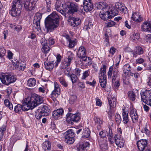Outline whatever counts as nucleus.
Masks as SVG:
<instances>
[{
  "label": "nucleus",
  "instance_id": "obj_57",
  "mask_svg": "<svg viewBox=\"0 0 151 151\" xmlns=\"http://www.w3.org/2000/svg\"><path fill=\"white\" fill-rule=\"evenodd\" d=\"M93 26L92 23L91 22H88L83 27L84 29L87 30L88 29L91 28Z\"/></svg>",
  "mask_w": 151,
  "mask_h": 151
},
{
  "label": "nucleus",
  "instance_id": "obj_52",
  "mask_svg": "<svg viewBox=\"0 0 151 151\" xmlns=\"http://www.w3.org/2000/svg\"><path fill=\"white\" fill-rule=\"evenodd\" d=\"M112 82L113 87L115 88H117L120 85L119 80H117L116 81H112Z\"/></svg>",
  "mask_w": 151,
  "mask_h": 151
},
{
  "label": "nucleus",
  "instance_id": "obj_17",
  "mask_svg": "<svg viewBox=\"0 0 151 151\" xmlns=\"http://www.w3.org/2000/svg\"><path fill=\"white\" fill-rule=\"evenodd\" d=\"M143 52V48L139 46L136 47L134 50L131 51L133 57L134 58L137 57V55H140L142 54Z\"/></svg>",
  "mask_w": 151,
  "mask_h": 151
},
{
  "label": "nucleus",
  "instance_id": "obj_18",
  "mask_svg": "<svg viewBox=\"0 0 151 151\" xmlns=\"http://www.w3.org/2000/svg\"><path fill=\"white\" fill-rule=\"evenodd\" d=\"M90 144L88 142H85L82 143H81L79 144L77 149L78 151H84L87 150L89 147Z\"/></svg>",
  "mask_w": 151,
  "mask_h": 151
},
{
  "label": "nucleus",
  "instance_id": "obj_41",
  "mask_svg": "<svg viewBox=\"0 0 151 151\" xmlns=\"http://www.w3.org/2000/svg\"><path fill=\"white\" fill-rule=\"evenodd\" d=\"M123 71L125 74L129 73L130 70V66L129 64H126L123 66Z\"/></svg>",
  "mask_w": 151,
  "mask_h": 151
},
{
  "label": "nucleus",
  "instance_id": "obj_16",
  "mask_svg": "<svg viewBox=\"0 0 151 151\" xmlns=\"http://www.w3.org/2000/svg\"><path fill=\"white\" fill-rule=\"evenodd\" d=\"M115 7L118 11H120L124 13H125L127 12V9L124 5L119 2L115 3Z\"/></svg>",
  "mask_w": 151,
  "mask_h": 151
},
{
  "label": "nucleus",
  "instance_id": "obj_53",
  "mask_svg": "<svg viewBox=\"0 0 151 151\" xmlns=\"http://www.w3.org/2000/svg\"><path fill=\"white\" fill-rule=\"evenodd\" d=\"M60 83L64 86L66 87L68 86V84L66 82L64 78L63 77L58 78Z\"/></svg>",
  "mask_w": 151,
  "mask_h": 151
},
{
  "label": "nucleus",
  "instance_id": "obj_35",
  "mask_svg": "<svg viewBox=\"0 0 151 151\" xmlns=\"http://www.w3.org/2000/svg\"><path fill=\"white\" fill-rule=\"evenodd\" d=\"M147 122H144L142 125V127L141 132L142 133H145L147 135H149V131L147 127Z\"/></svg>",
  "mask_w": 151,
  "mask_h": 151
},
{
  "label": "nucleus",
  "instance_id": "obj_10",
  "mask_svg": "<svg viewBox=\"0 0 151 151\" xmlns=\"http://www.w3.org/2000/svg\"><path fill=\"white\" fill-rule=\"evenodd\" d=\"M66 8L68 9L67 13L70 15L73 14L78 11V6L76 3H68L66 4Z\"/></svg>",
  "mask_w": 151,
  "mask_h": 151
},
{
  "label": "nucleus",
  "instance_id": "obj_9",
  "mask_svg": "<svg viewBox=\"0 0 151 151\" xmlns=\"http://www.w3.org/2000/svg\"><path fill=\"white\" fill-rule=\"evenodd\" d=\"M68 57L65 58L62 63L61 67L63 69H65L67 67L70 65L71 61L73 59V55L70 51L68 52Z\"/></svg>",
  "mask_w": 151,
  "mask_h": 151
},
{
  "label": "nucleus",
  "instance_id": "obj_54",
  "mask_svg": "<svg viewBox=\"0 0 151 151\" xmlns=\"http://www.w3.org/2000/svg\"><path fill=\"white\" fill-rule=\"evenodd\" d=\"M21 110H22V105L18 104L15 106L14 111L16 112H19Z\"/></svg>",
  "mask_w": 151,
  "mask_h": 151
},
{
  "label": "nucleus",
  "instance_id": "obj_49",
  "mask_svg": "<svg viewBox=\"0 0 151 151\" xmlns=\"http://www.w3.org/2000/svg\"><path fill=\"white\" fill-rule=\"evenodd\" d=\"M116 23L113 21H110L105 24V26L107 27H111L115 25Z\"/></svg>",
  "mask_w": 151,
  "mask_h": 151
},
{
  "label": "nucleus",
  "instance_id": "obj_5",
  "mask_svg": "<svg viewBox=\"0 0 151 151\" xmlns=\"http://www.w3.org/2000/svg\"><path fill=\"white\" fill-rule=\"evenodd\" d=\"M66 121L71 124H73L74 122H77L81 118V115L79 113L73 114L68 113L66 115Z\"/></svg>",
  "mask_w": 151,
  "mask_h": 151
},
{
  "label": "nucleus",
  "instance_id": "obj_51",
  "mask_svg": "<svg viewBox=\"0 0 151 151\" xmlns=\"http://www.w3.org/2000/svg\"><path fill=\"white\" fill-rule=\"evenodd\" d=\"M6 50L4 47H0V57L2 58L5 55Z\"/></svg>",
  "mask_w": 151,
  "mask_h": 151
},
{
  "label": "nucleus",
  "instance_id": "obj_7",
  "mask_svg": "<svg viewBox=\"0 0 151 151\" xmlns=\"http://www.w3.org/2000/svg\"><path fill=\"white\" fill-rule=\"evenodd\" d=\"M38 1V0H24V5L25 9L27 11L34 9Z\"/></svg>",
  "mask_w": 151,
  "mask_h": 151
},
{
  "label": "nucleus",
  "instance_id": "obj_19",
  "mask_svg": "<svg viewBox=\"0 0 151 151\" xmlns=\"http://www.w3.org/2000/svg\"><path fill=\"white\" fill-rule=\"evenodd\" d=\"M141 29L143 31L151 33V23L150 22H144L141 26Z\"/></svg>",
  "mask_w": 151,
  "mask_h": 151
},
{
  "label": "nucleus",
  "instance_id": "obj_24",
  "mask_svg": "<svg viewBox=\"0 0 151 151\" xmlns=\"http://www.w3.org/2000/svg\"><path fill=\"white\" fill-rule=\"evenodd\" d=\"M86 50L85 48L83 46L80 47L77 52L78 56L79 58H83L86 55Z\"/></svg>",
  "mask_w": 151,
  "mask_h": 151
},
{
  "label": "nucleus",
  "instance_id": "obj_39",
  "mask_svg": "<svg viewBox=\"0 0 151 151\" xmlns=\"http://www.w3.org/2000/svg\"><path fill=\"white\" fill-rule=\"evenodd\" d=\"M118 70L116 69L113 71V75L112 78V81H116L117 80H119L118 74Z\"/></svg>",
  "mask_w": 151,
  "mask_h": 151
},
{
  "label": "nucleus",
  "instance_id": "obj_44",
  "mask_svg": "<svg viewBox=\"0 0 151 151\" xmlns=\"http://www.w3.org/2000/svg\"><path fill=\"white\" fill-rule=\"evenodd\" d=\"M128 96L130 100L134 101L135 99V95L133 91H129L128 93Z\"/></svg>",
  "mask_w": 151,
  "mask_h": 151
},
{
  "label": "nucleus",
  "instance_id": "obj_4",
  "mask_svg": "<svg viewBox=\"0 0 151 151\" xmlns=\"http://www.w3.org/2000/svg\"><path fill=\"white\" fill-rule=\"evenodd\" d=\"M0 79L3 83L7 85L14 82L16 80L14 76L4 73L0 74Z\"/></svg>",
  "mask_w": 151,
  "mask_h": 151
},
{
  "label": "nucleus",
  "instance_id": "obj_13",
  "mask_svg": "<svg viewBox=\"0 0 151 151\" xmlns=\"http://www.w3.org/2000/svg\"><path fill=\"white\" fill-rule=\"evenodd\" d=\"M81 22V20L78 18L71 17L68 20L69 24L75 27L79 25Z\"/></svg>",
  "mask_w": 151,
  "mask_h": 151
},
{
  "label": "nucleus",
  "instance_id": "obj_21",
  "mask_svg": "<svg viewBox=\"0 0 151 151\" xmlns=\"http://www.w3.org/2000/svg\"><path fill=\"white\" fill-rule=\"evenodd\" d=\"M63 109H58L53 111V117L55 119H57L60 116L63 115Z\"/></svg>",
  "mask_w": 151,
  "mask_h": 151
},
{
  "label": "nucleus",
  "instance_id": "obj_32",
  "mask_svg": "<svg viewBox=\"0 0 151 151\" xmlns=\"http://www.w3.org/2000/svg\"><path fill=\"white\" fill-rule=\"evenodd\" d=\"M83 8L86 12L91 11L93 8V4L92 3H85L83 5Z\"/></svg>",
  "mask_w": 151,
  "mask_h": 151
},
{
  "label": "nucleus",
  "instance_id": "obj_15",
  "mask_svg": "<svg viewBox=\"0 0 151 151\" xmlns=\"http://www.w3.org/2000/svg\"><path fill=\"white\" fill-rule=\"evenodd\" d=\"M15 64L16 68L18 70H23L25 68L26 64L24 62H22L21 60H15V62H14Z\"/></svg>",
  "mask_w": 151,
  "mask_h": 151
},
{
  "label": "nucleus",
  "instance_id": "obj_40",
  "mask_svg": "<svg viewBox=\"0 0 151 151\" xmlns=\"http://www.w3.org/2000/svg\"><path fill=\"white\" fill-rule=\"evenodd\" d=\"M123 120L125 124H127L129 121L128 114L126 112L123 111L122 113Z\"/></svg>",
  "mask_w": 151,
  "mask_h": 151
},
{
  "label": "nucleus",
  "instance_id": "obj_64",
  "mask_svg": "<svg viewBox=\"0 0 151 151\" xmlns=\"http://www.w3.org/2000/svg\"><path fill=\"white\" fill-rule=\"evenodd\" d=\"M113 70V68L111 66L110 67L109 69V71L108 72L107 75L108 78L109 79L111 78V76L112 74V71Z\"/></svg>",
  "mask_w": 151,
  "mask_h": 151
},
{
  "label": "nucleus",
  "instance_id": "obj_8",
  "mask_svg": "<svg viewBox=\"0 0 151 151\" xmlns=\"http://www.w3.org/2000/svg\"><path fill=\"white\" fill-rule=\"evenodd\" d=\"M142 101L145 104L151 106V91H147L141 93Z\"/></svg>",
  "mask_w": 151,
  "mask_h": 151
},
{
  "label": "nucleus",
  "instance_id": "obj_37",
  "mask_svg": "<svg viewBox=\"0 0 151 151\" xmlns=\"http://www.w3.org/2000/svg\"><path fill=\"white\" fill-rule=\"evenodd\" d=\"M99 142L100 146L102 150L104 151L105 150L107 149V143L106 140H104L102 143L100 141H99Z\"/></svg>",
  "mask_w": 151,
  "mask_h": 151
},
{
  "label": "nucleus",
  "instance_id": "obj_50",
  "mask_svg": "<svg viewBox=\"0 0 151 151\" xmlns=\"http://www.w3.org/2000/svg\"><path fill=\"white\" fill-rule=\"evenodd\" d=\"M76 40H69V47L70 48L74 47L76 45Z\"/></svg>",
  "mask_w": 151,
  "mask_h": 151
},
{
  "label": "nucleus",
  "instance_id": "obj_61",
  "mask_svg": "<svg viewBox=\"0 0 151 151\" xmlns=\"http://www.w3.org/2000/svg\"><path fill=\"white\" fill-rule=\"evenodd\" d=\"M145 40L147 42L151 43V34L147 35L145 38Z\"/></svg>",
  "mask_w": 151,
  "mask_h": 151
},
{
  "label": "nucleus",
  "instance_id": "obj_31",
  "mask_svg": "<svg viewBox=\"0 0 151 151\" xmlns=\"http://www.w3.org/2000/svg\"><path fill=\"white\" fill-rule=\"evenodd\" d=\"M44 65L45 69L48 70H51L54 67V64L53 62H50L48 63L44 62Z\"/></svg>",
  "mask_w": 151,
  "mask_h": 151
},
{
  "label": "nucleus",
  "instance_id": "obj_45",
  "mask_svg": "<svg viewBox=\"0 0 151 151\" xmlns=\"http://www.w3.org/2000/svg\"><path fill=\"white\" fill-rule=\"evenodd\" d=\"M4 104L5 106L8 107L10 110H11L13 109L12 104L10 102L8 99H5L4 101Z\"/></svg>",
  "mask_w": 151,
  "mask_h": 151
},
{
  "label": "nucleus",
  "instance_id": "obj_38",
  "mask_svg": "<svg viewBox=\"0 0 151 151\" xmlns=\"http://www.w3.org/2000/svg\"><path fill=\"white\" fill-rule=\"evenodd\" d=\"M43 148L45 151L50 150L51 143L48 141H45L43 143Z\"/></svg>",
  "mask_w": 151,
  "mask_h": 151
},
{
  "label": "nucleus",
  "instance_id": "obj_11",
  "mask_svg": "<svg viewBox=\"0 0 151 151\" xmlns=\"http://www.w3.org/2000/svg\"><path fill=\"white\" fill-rule=\"evenodd\" d=\"M54 84V89L52 92L51 98L55 101L56 100V98H57L60 94V89L59 85L56 82H55Z\"/></svg>",
  "mask_w": 151,
  "mask_h": 151
},
{
  "label": "nucleus",
  "instance_id": "obj_62",
  "mask_svg": "<svg viewBox=\"0 0 151 151\" xmlns=\"http://www.w3.org/2000/svg\"><path fill=\"white\" fill-rule=\"evenodd\" d=\"M89 71L88 70L85 71L83 74V76L81 78L82 79H85L89 75Z\"/></svg>",
  "mask_w": 151,
  "mask_h": 151
},
{
  "label": "nucleus",
  "instance_id": "obj_43",
  "mask_svg": "<svg viewBox=\"0 0 151 151\" xmlns=\"http://www.w3.org/2000/svg\"><path fill=\"white\" fill-rule=\"evenodd\" d=\"M130 76L129 75L123 76V81L124 83L125 84L128 85L130 83Z\"/></svg>",
  "mask_w": 151,
  "mask_h": 151
},
{
  "label": "nucleus",
  "instance_id": "obj_22",
  "mask_svg": "<svg viewBox=\"0 0 151 151\" xmlns=\"http://www.w3.org/2000/svg\"><path fill=\"white\" fill-rule=\"evenodd\" d=\"M38 109L40 112L42 114L43 116H47L50 112V110L46 106H42Z\"/></svg>",
  "mask_w": 151,
  "mask_h": 151
},
{
  "label": "nucleus",
  "instance_id": "obj_6",
  "mask_svg": "<svg viewBox=\"0 0 151 151\" xmlns=\"http://www.w3.org/2000/svg\"><path fill=\"white\" fill-rule=\"evenodd\" d=\"M65 141L67 144H72L75 141L74 134L72 129H70L63 133Z\"/></svg>",
  "mask_w": 151,
  "mask_h": 151
},
{
  "label": "nucleus",
  "instance_id": "obj_29",
  "mask_svg": "<svg viewBox=\"0 0 151 151\" xmlns=\"http://www.w3.org/2000/svg\"><path fill=\"white\" fill-rule=\"evenodd\" d=\"M65 74H67V75L69 77H70V79L72 81L73 84L76 83L78 81V76H77L75 74L72 73L70 75L68 73H66V71H65Z\"/></svg>",
  "mask_w": 151,
  "mask_h": 151
},
{
  "label": "nucleus",
  "instance_id": "obj_42",
  "mask_svg": "<svg viewBox=\"0 0 151 151\" xmlns=\"http://www.w3.org/2000/svg\"><path fill=\"white\" fill-rule=\"evenodd\" d=\"M40 22L37 21L36 22V21H33V29H36L37 31H39L40 30Z\"/></svg>",
  "mask_w": 151,
  "mask_h": 151
},
{
  "label": "nucleus",
  "instance_id": "obj_36",
  "mask_svg": "<svg viewBox=\"0 0 151 151\" xmlns=\"http://www.w3.org/2000/svg\"><path fill=\"white\" fill-rule=\"evenodd\" d=\"M36 83V81L35 78H31L28 80L27 81L28 86L32 87L34 86Z\"/></svg>",
  "mask_w": 151,
  "mask_h": 151
},
{
  "label": "nucleus",
  "instance_id": "obj_48",
  "mask_svg": "<svg viewBox=\"0 0 151 151\" xmlns=\"http://www.w3.org/2000/svg\"><path fill=\"white\" fill-rule=\"evenodd\" d=\"M130 38L133 40H137L139 38V34L137 33H132V35L130 36Z\"/></svg>",
  "mask_w": 151,
  "mask_h": 151
},
{
  "label": "nucleus",
  "instance_id": "obj_1",
  "mask_svg": "<svg viewBox=\"0 0 151 151\" xmlns=\"http://www.w3.org/2000/svg\"><path fill=\"white\" fill-rule=\"evenodd\" d=\"M27 99L28 102H23L22 105L24 111H27L30 109H32L43 102L42 98L36 94L33 95Z\"/></svg>",
  "mask_w": 151,
  "mask_h": 151
},
{
  "label": "nucleus",
  "instance_id": "obj_60",
  "mask_svg": "<svg viewBox=\"0 0 151 151\" xmlns=\"http://www.w3.org/2000/svg\"><path fill=\"white\" fill-rule=\"evenodd\" d=\"M50 49V48L48 46H46L45 47H42V50L43 52L45 53H47Z\"/></svg>",
  "mask_w": 151,
  "mask_h": 151
},
{
  "label": "nucleus",
  "instance_id": "obj_26",
  "mask_svg": "<svg viewBox=\"0 0 151 151\" xmlns=\"http://www.w3.org/2000/svg\"><path fill=\"white\" fill-rule=\"evenodd\" d=\"M130 114L133 122H136L138 119V116L136 109H132L130 111Z\"/></svg>",
  "mask_w": 151,
  "mask_h": 151
},
{
  "label": "nucleus",
  "instance_id": "obj_12",
  "mask_svg": "<svg viewBox=\"0 0 151 151\" xmlns=\"http://www.w3.org/2000/svg\"><path fill=\"white\" fill-rule=\"evenodd\" d=\"M114 138L115 143L118 147L121 148L124 147V140L122 137L118 134H116Z\"/></svg>",
  "mask_w": 151,
  "mask_h": 151
},
{
  "label": "nucleus",
  "instance_id": "obj_14",
  "mask_svg": "<svg viewBox=\"0 0 151 151\" xmlns=\"http://www.w3.org/2000/svg\"><path fill=\"white\" fill-rule=\"evenodd\" d=\"M147 141L145 139H142L138 141L137 145L138 150L140 151H143L147 145Z\"/></svg>",
  "mask_w": 151,
  "mask_h": 151
},
{
  "label": "nucleus",
  "instance_id": "obj_59",
  "mask_svg": "<svg viewBox=\"0 0 151 151\" xmlns=\"http://www.w3.org/2000/svg\"><path fill=\"white\" fill-rule=\"evenodd\" d=\"M6 130L5 126H3L0 129V141L1 140L3 137V132Z\"/></svg>",
  "mask_w": 151,
  "mask_h": 151
},
{
  "label": "nucleus",
  "instance_id": "obj_2",
  "mask_svg": "<svg viewBox=\"0 0 151 151\" xmlns=\"http://www.w3.org/2000/svg\"><path fill=\"white\" fill-rule=\"evenodd\" d=\"M58 15L55 12H53L48 16L45 21V26L47 30H53L59 25Z\"/></svg>",
  "mask_w": 151,
  "mask_h": 151
},
{
  "label": "nucleus",
  "instance_id": "obj_33",
  "mask_svg": "<svg viewBox=\"0 0 151 151\" xmlns=\"http://www.w3.org/2000/svg\"><path fill=\"white\" fill-rule=\"evenodd\" d=\"M119 11L116 8L115 6L111 9L110 12H109V13H110V16H111V18L117 15Z\"/></svg>",
  "mask_w": 151,
  "mask_h": 151
},
{
  "label": "nucleus",
  "instance_id": "obj_56",
  "mask_svg": "<svg viewBox=\"0 0 151 151\" xmlns=\"http://www.w3.org/2000/svg\"><path fill=\"white\" fill-rule=\"evenodd\" d=\"M41 112H40L39 110L38 109L37 111L36 112V114L35 115L37 119L38 120L40 119L41 118V117L43 116Z\"/></svg>",
  "mask_w": 151,
  "mask_h": 151
},
{
  "label": "nucleus",
  "instance_id": "obj_55",
  "mask_svg": "<svg viewBox=\"0 0 151 151\" xmlns=\"http://www.w3.org/2000/svg\"><path fill=\"white\" fill-rule=\"evenodd\" d=\"M95 6L98 9H102L104 5L103 3L102 2L96 3L95 4Z\"/></svg>",
  "mask_w": 151,
  "mask_h": 151
},
{
  "label": "nucleus",
  "instance_id": "obj_34",
  "mask_svg": "<svg viewBox=\"0 0 151 151\" xmlns=\"http://www.w3.org/2000/svg\"><path fill=\"white\" fill-rule=\"evenodd\" d=\"M90 131L88 128H85L83 130L82 137L84 138H88L90 136Z\"/></svg>",
  "mask_w": 151,
  "mask_h": 151
},
{
  "label": "nucleus",
  "instance_id": "obj_27",
  "mask_svg": "<svg viewBox=\"0 0 151 151\" xmlns=\"http://www.w3.org/2000/svg\"><path fill=\"white\" fill-rule=\"evenodd\" d=\"M21 13V9H16V8H12L10 11L9 13L13 17L18 16Z\"/></svg>",
  "mask_w": 151,
  "mask_h": 151
},
{
  "label": "nucleus",
  "instance_id": "obj_23",
  "mask_svg": "<svg viewBox=\"0 0 151 151\" xmlns=\"http://www.w3.org/2000/svg\"><path fill=\"white\" fill-rule=\"evenodd\" d=\"M110 108H114L116 106V99L114 96H109L108 98Z\"/></svg>",
  "mask_w": 151,
  "mask_h": 151
},
{
  "label": "nucleus",
  "instance_id": "obj_63",
  "mask_svg": "<svg viewBox=\"0 0 151 151\" xmlns=\"http://www.w3.org/2000/svg\"><path fill=\"white\" fill-rule=\"evenodd\" d=\"M112 131H111V133H109L108 135L109 140L111 143H113L114 141V139L112 137Z\"/></svg>",
  "mask_w": 151,
  "mask_h": 151
},
{
  "label": "nucleus",
  "instance_id": "obj_58",
  "mask_svg": "<svg viewBox=\"0 0 151 151\" xmlns=\"http://www.w3.org/2000/svg\"><path fill=\"white\" fill-rule=\"evenodd\" d=\"M82 59V61L88 62V65L91 64V61L90 60V58L87 57L86 55L83 58H80Z\"/></svg>",
  "mask_w": 151,
  "mask_h": 151
},
{
  "label": "nucleus",
  "instance_id": "obj_25",
  "mask_svg": "<svg viewBox=\"0 0 151 151\" xmlns=\"http://www.w3.org/2000/svg\"><path fill=\"white\" fill-rule=\"evenodd\" d=\"M132 19L133 20L137 22H140L142 20L141 15L138 12H135L133 13Z\"/></svg>",
  "mask_w": 151,
  "mask_h": 151
},
{
  "label": "nucleus",
  "instance_id": "obj_28",
  "mask_svg": "<svg viewBox=\"0 0 151 151\" xmlns=\"http://www.w3.org/2000/svg\"><path fill=\"white\" fill-rule=\"evenodd\" d=\"M22 2L21 0H14L12 5V8H16L21 9L22 7Z\"/></svg>",
  "mask_w": 151,
  "mask_h": 151
},
{
  "label": "nucleus",
  "instance_id": "obj_30",
  "mask_svg": "<svg viewBox=\"0 0 151 151\" xmlns=\"http://www.w3.org/2000/svg\"><path fill=\"white\" fill-rule=\"evenodd\" d=\"M100 17L104 20H108L109 19H111L110 13L109 11H106L105 13H101L100 14Z\"/></svg>",
  "mask_w": 151,
  "mask_h": 151
},
{
  "label": "nucleus",
  "instance_id": "obj_46",
  "mask_svg": "<svg viewBox=\"0 0 151 151\" xmlns=\"http://www.w3.org/2000/svg\"><path fill=\"white\" fill-rule=\"evenodd\" d=\"M115 119L117 124L119 125L122 121L120 115L118 114H116L115 116Z\"/></svg>",
  "mask_w": 151,
  "mask_h": 151
},
{
  "label": "nucleus",
  "instance_id": "obj_3",
  "mask_svg": "<svg viewBox=\"0 0 151 151\" xmlns=\"http://www.w3.org/2000/svg\"><path fill=\"white\" fill-rule=\"evenodd\" d=\"M106 67L105 65H103L99 73V78L100 85L103 88H105L106 86Z\"/></svg>",
  "mask_w": 151,
  "mask_h": 151
},
{
  "label": "nucleus",
  "instance_id": "obj_47",
  "mask_svg": "<svg viewBox=\"0 0 151 151\" xmlns=\"http://www.w3.org/2000/svg\"><path fill=\"white\" fill-rule=\"evenodd\" d=\"M42 14L40 13H37L34 16V21L40 22L42 18Z\"/></svg>",
  "mask_w": 151,
  "mask_h": 151
},
{
  "label": "nucleus",
  "instance_id": "obj_20",
  "mask_svg": "<svg viewBox=\"0 0 151 151\" xmlns=\"http://www.w3.org/2000/svg\"><path fill=\"white\" fill-rule=\"evenodd\" d=\"M61 0H56L55 5V8L56 10H57V11L60 12L63 15L65 16V14L63 10L62 9L61 6Z\"/></svg>",
  "mask_w": 151,
  "mask_h": 151
}]
</instances>
